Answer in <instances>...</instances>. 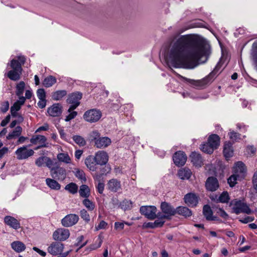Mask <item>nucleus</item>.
<instances>
[{"instance_id": "obj_64", "label": "nucleus", "mask_w": 257, "mask_h": 257, "mask_svg": "<svg viewBox=\"0 0 257 257\" xmlns=\"http://www.w3.org/2000/svg\"><path fill=\"white\" fill-rule=\"evenodd\" d=\"M105 184L103 182H99L98 183L96 188L99 194H102L104 189Z\"/></svg>"}, {"instance_id": "obj_20", "label": "nucleus", "mask_w": 257, "mask_h": 257, "mask_svg": "<svg viewBox=\"0 0 257 257\" xmlns=\"http://www.w3.org/2000/svg\"><path fill=\"white\" fill-rule=\"evenodd\" d=\"M47 112L51 116H59L62 112V107L59 103L54 104L48 108Z\"/></svg>"}, {"instance_id": "obj_43", "label": "nucleus", "mask_w": 257, "mask_h": 257, "mask_svg": "<svg viewBox=\"0 0 257 257\" xmlns=\"http://www.w3.org/2000/svg\"><path fill=\"white\" fill-rule=\"evenodd\" d=\"M251 56L257 69V43L254 42L252 45Z\"/></svg>"}, {"instance_id": "obj_51", "label": "nucleus", "mask_w": 257, "mask_h": 257, "mask_svg": "<svg viewBox=\"0 0 257 257\" xmlns=\"http://www.w3.org/2000/svg\"><path fill=\"white\" fill-rule=\"evenodd\" d=\"M244 202H242L240 200L234 199L230 202L229 206L232 205V204H234V206H233L232 208V213H234V208H240L242 207L244 204Z\"/></svg>"}, {"instance_id": "obj_18", "label": "nucleus", "mask_w": 257, "mask_h": 257, "mask_svg": "<svg viewBox=\"0 0 257 257\" xmlns=\"http://www.w3.org/2000/svg\"><path fill=\"white\" fill-rule=\"evenodd\" d=\"M233 143L225 142L223 145V154L226 160H228L233 155Z\"/></svg>"}, {"instance_id": "obj_55", "label": "nucleus", "mask_w": 257, "mask_h": 257, "mask_svg": "<svg viewBox=\"0 0 257 257\" xmlns=\"http://www.w3.org/2000/svg\"><path fill=\"white\" fill-rule=\"evenodd\" d=\"M228 135L229 136L230 139L233 141V143L234 142V141H237L238 140H241L240 134L236 133L234 131H232L229 133Z\"/></svg>"}, {"instance_id": "obj_57", "label": "nucleus", "mask_w": 257, "mask_h": 257, "mask_svg": "<svg viewBox=\"0 0 257 257\" xmlns=\"http://www.w3.org/2000/svg\"><path fill=\"white\" fill-rule=\"evenodd\" d=\"M45 163H46V166L50 169V171H51V169H53V166L54 165L53 161L51 160V159L48 157L45 156Z\"/></svg>"}, {"instance_id": "obj_62", "label": "nucleus", "mask_w": 257, "mask_h": 257, "mask_svg": "<svg viewBox=\"0 0 257 257\" xmlns=\"http://www.w3.org/2000/svg\"><path fill=\"white\" fill-rule=\"evenodd\" d=\"M40 99L38 103V106L41 108H43L46 105V97H39Z\"/></svg>"}, {"instance_id": "obj_36", "label": "nucleus", "mask_w": 257, "mask_h": 257, "mask_svg": "<svg viewBox=\"0 0 257 257\" xmlns=\"http://www.w3.org/2000/svg\"><path fill=\"white\" fill-rule=\"evenodd\" d=\"M240 213L251 214L252 213V211L249 207L248 205L246 203H244L242 207L234 208V213L239 214Z\"/></svg>"}, {"instance_id": "obj_53", "label": "nucleus", "mask_w": 257, "mask_h": 257, "mask_svg": "<svg viewBox=\"0 0 257 257\" xmlns=\"http://www.w3.org/2000/svg\"><path fill=\"white\" fill-rule=\"evenodd\" d=\"M111 171V168L109 164H105L104 166H100V173L103 175H106Z\"/></svg>"}, {"instance_id": "obj_59", "label": "nucleus", "mask_w": 257, "mask_h": 257, "mask_svg": "<svg viewBox=\"0 0 257 257\" xmlns=\"http://www.w3.org/2000/svg\"><path fill=\"white\" fill-rule=\"evenodd\" d=\"M254 220V217L252 216H247L244 218L239 219V221L241 223L246 224L250 222H252Z\"/></svg>"}, {"instance_id": "obj_52", "label": "nucleus", "mask_w": 257, "mask_h": 257, "mask_svg": "<svg viewBox=\"0 0 257 257\" xmlns=\"http://www.w3.org/2000/svg\"><path fill=\"white\" fill-rule=\"evenodd\" d=\"M213 208H216L217 210L216 213L222 218L224 219H228L229 218L228 214L222 208L217 207H212Z\"/></svg>"}, {"instance_id": "obj_28", "label": "nucleus", "mask_w": 257, "mask_h": 257, "mask_svg": "<svg viewBox=\"0 0 257 257\" xmlns=\"http://www.w3.org/2000/svg\"><path fill=\"white\" fill-rule=\"evenodd\" d=\"M165 222V221L160 220H156L154 222H145L142 225V228L143 229L149 228L154 229L155 228L162 227Z\"/></svg>"}, {"instance_id": "obj_19", "label": "nucleus", "mask_w": 257, "mask_h": 257, "mask_svg": "<svg viewBox=\"0 0 257 257\" xmlns=\"http://www.w3.org/2000/svg\"><path fill=\"white\" fill-rule=\"evenodd\" d=\"M190 158L191 162L196 167H201L203 165V160L200 154L193 152L191 153Z\"/></svg>"}, {"instance_id": "obj_49", "label": "nucleus", "mask_w": 257, "mask_h": 257, "mask_svg": "<svg viewBox=\"0 0 257 257\" xmlns=\"http://www.w3.org/2000/svg\"><path fill=\"white\" fill-rule=\"evenodd\" d=\"M100 136V133L98 132V131H93L91 132L88 137V139L90 142V143L94 142V144L95 143L96 140H97L99 137Z\"/></svg>"}, {"instance_id": "obj_48", "label": "nucleus", "mask_w": 257, "mask_h": 257, "mask_svg": "<svg viewBox=\"0 0 257 257\" xmlns=\"http://www.w3.org/2000/svg\"><path fill=\"white\" fill-rule=\"evenodd\" d=\"M102 237L99 234L98 235V242L97 240L95 241V243L91 244L89 245V248L90 250H95L99 247H100L102 244Z\"/></svg>"}, {"instance_id": "obj_10", "label": "nucleus", "mask_w": 257, "mask_h": 257, "mask_svg": "<svg viewBox=\"0 0 257 257\" xmlns=\"http://www.w3.org/2000/svg\"><path fill=\"white\" fill-rule=\"evenodd\" d=\"M78 220V215L75 214H69L61 220V223L63 226L68 227L76 224Z\"/></svg>"}, {"instance_id": "obj_25", "label": "nucleus", "mask_w": 257, "mask_h": 257, "mask_svg": "<svg viewBox=\"0 0 257 257\" xmlns=\"http://www.w3.org/2000/svg\"><path fill=\"white\" fill-rule=\"evenodd\" d=\"M85 164L91 171H96L97 169V167H96L97 164L96 163L95 159L94 156L92 155H89L86 157L85 160Z\"/></svg>"}, {"instance_id": "obj_37", "label": "nucleus", "mask_w": 257, "mask_h": 257, "mask_svg": "<svg viewBox=\"0 0 257 257\" xmlns=\"http://www.w3.org/2000/svg\"><path fill=\"white\" fill-rule=\"evenodd\" d=\"M22 132V127L21 126H17L15 130L10 133L7 136V139L10 140L20 136Z\"/></svg>"}, {"instance_id": "obj_16", "label": "nucleus", "mask_w": 257, "mask_h": 257, "mask_svg": "<svg viewBox=\"0 0 257 257\" xmlns=\"http://www.w3.org/2000/svg\"><path fill=\"white\" fill-rule=\"evenodd\" d=\"M160 208L164 214L169 215L170 217L176 214V208H174L170 203L162 202Z\"/></svg>"}, {"instance_id": "obj_42", "label": "nucleus", "mask_w": 257, "mask_h": 257, "mask_svg": "<svg viewBox=\"0 0 257 257\" xmlns=\"http://www.w3.org/2000/svg\"><path fill=\"white\" fill-rule=\"evenodd\" d=\"M64 189L69 193L74 194L77 192L78 187L76 183L71 182L66 185Z\"/></svg>"}, {"instance_id": "obj_12", "label": "nucleus", "mask_w": 257, "mask_h": 257, "mask_svg": "<svg viewBox=\"0 0 257 257\" xmlns=\"http://www.w3.org/2000/svg\"><path fill=\"white\" fill-rule=\"evenodd\" d=\"M185 203L191 207H196L199 201V197L194 193H188L184 197Z\"/></svg>"}, {"instance_id": "obj_27", "label": "nucleus", "mask_w": 257, "mask_h": 257, "mask_svg": "<svg viewBox=\"0 0 257 257\" xmlns=\"http://www.w3.org/2000/svg\"><path fill=\"white\" fill-rule=\"evenodd\" d=\"M82 97H67V103L71 104L68 110L69 112L74 110L79 105L80 103L79 100Z\"/></svg>"}, {"instance_id": "obj_56", "label": "nucleus", "mask_w": 257, "mask_h": 257, "mask_svg": "<svg viewBox=\"0 0 257 257\" xmlns=\"http://www.w3.org/2000/svg\"><path fill=\"white\" fill-rule=\"evenodd\" d=\"M2 106L1 107V111L4 113H6L9 108V102L8 101H5L4 102H3L1 104Z\"/></svg>"}, {"instance_id": "obj_23", "label": "nucleus", "mask_w": 257, "mask_h": 257, "mask_svg": "<svg viewBox=\"0 0 257 257\" xmlns=\"http://www.w3.org/2000/svg\"><path fill=\"white\" fill-rule=\"evenodd\" d=\"M176 214L182 216L185 218L191 216L193 214L191 209L186 206H179L176 208Z\"/></svg>"}, {"instance_id": "obj_31", "label": "nucleus", "mask_w": 257, "mask_h": 257, "mask_svg": "<svg viewBox=\"0 0 257 257\" xmlns=\"http://www.w3.org/2000/svg\"><path fill=\"white\" fill-rule=\"evenodd\" d=\"M244 179V176L233 174L227 179V183L230 187H233L237 184V180L241 181Z\"/></svg>"}, {"instance_id": "obj_3", "label": "nucleus", "mask_w": 257, "mask_h": 257, "mask_svg": "<svg viewBox=\"0 0 257 257\" xmlns=\"http://www.w3.org/2000/svg\"><path fill=\"white\" fill-rule=\"evenodd\" d=\"M26 57L23 55L17 56V59H12L10 63H8L7 67L10 66L12 70L7 73V77L11 80L16 81L21 79L22 73L23 65L26 62Z\"/></svg>"}, {"instance_id": "obj_17", "label": "nucleus", "mask_w": 257, "mask_h": 257, "mask_svg": "<svg viewBox=\"0 0 257 257\" xmlns=\"http://www.w3.org/2000/svg\"><path fill=\"white\" fill-rule=\"evenodd\" d=\"M246 167L245 164L241 161H238L235 163V166L233 168V174L240 175L244 176H246Z\"/></svg>"}, {"instance_id": "obj_63", "label": "nucleus", "mask_w": 257, "mask_h": 257, "mask_svg": "<svg viewBox=\"0 0 257 257\" xmlns=\"http://www.w3.org/2000/svg\"><path fill=\"white\" fill-rule=\"evenodd\" d=\"M107 226V223L104 220H101L98 226H95V230H98L101 229H105Z\"/></svg>"}, {"instance_id": "obj_44", "label": "nucleus", "mask_w": 257, "mask_h": 257, "mask_svg": "<svg viewBox=\"0 0 257 257\" xmlns=\"http://www.w3.org/2000/svg\"><path fill=\"white\" fill-rule=\"evenodd\" d=\"M75 171H73V173L75 177L82 181L85 182L87 179L84 172L82 170H80L78 168H75Z\"/></svg>"}, {"instance_id": "obj_7", "label": "nucleus", "mask_w": 257, "mask_h": 257, "mask_svg": "<svg viewBox=\"0 0 257 257\" xmlns=\"http://www.w3.org/2000/svg\"><path fill=\"white\" fill-rule=\"evenodd\" d=\"M187 157L184 152L176 151L173 155V160L174 164L178 167H182L186 162Z\"/></svg>"}, {"instance_id": "obj_8", "label": "nucleus", "mask_w": 257, "mask_h": 257, "mask_svg": "<svg viewBox=\"0 0 257 257\" xmlns=\"http://www.w3.org/2000/svg\"><path fill=\"white\" fill-rule=\"evenodd\" d=\"M70 236L69 230L66 228H58L55 230L53 234V238L55 240L64 241Z\"/></svg>"}, {"instance_id": "obj_24", "label": "nucleus", "mask_w": 257, "mask_h": 257, "mask_svg": "<svg viewBox=\"0 0 257 257\" xmlns=\"http://www.w3.org/2000/svg\"><path fill=\"white\" fill-rule=\"evenodd\" d=\"M111 143L110 138L107 137H100L96 140L94 146L97 148H105L108 147Z\"/></svg>"}, {"instance_id": "obj_14", "label": "nucleus", "mask_w": 257, "mask_h": 257, "mask_svg": "<svg viewBox=\"0 0 257 257\" xmlns=\"http://www.w3.org/2000/svg\"><path fill=\"white\" fill-rule=\"evenodd\" d=\"M219 185L217 179L213 176L209 177L205 182V187L207 191L214 192L217 190Z\"/></svg>"}, {"instance_id": "obj_9", "label": "nucleus", "mask_w": 257, "mask_h": 257, "mask_svg": "<svg viewBox=\"0 0 257 257\" xmlns=\"http://www.w3.org/2000/svg\"><path fill=\"white\" fill-rule=\"evenodd\" d=\"M53 178L63 181L67 176L66 170L61 167H53L50 171Z\"/></svg>"}, {"instance_id": "obj_26", "label": "nucleus", "mask_w": 257, "mask_h": 257, "mask_svg": "<svg viewBox=\"0 0 257 257\" xmlns=\"http://www.w3.org/2000/svg\"><path fill=\"white\" fill-rule=\"evenodd\" d=\"M220 139L217 134H211L207 139V143L213 147L214 150L217 149L220 145Z\"/></svg>"}, {"instance_id": "obj_39", "label": "nucleus", "mask_w": 257, "mask_h": 257, "mask_svg": "<svg viewBox=\"0 0 257 257\" xmlns=\"http://www.w3.org/2000/svg\"><path fill=\"white\" fill-rule=\"evenodd\" d=\"M132 205L133 202L131 200L124 199L122 201L120 202L119 207L124 211L130 210L133 207Z\"/></svg>"}, {"instance_id": "obj_15", "label": "nucleus", "mask_w": 257, "mask_h": 257, "mask_svg": "<svg viewBox=\"0 0 257 257\" xmlns=\"http://www.w3.org/2000/svg\"><path fill=\"white\" fill-rule=\"evenodd\" d=\"M94 158L97 165H100V166H102L106 164L108 161V154L104 151H98L95 153Z\"/></svg>"}, {"instance_id": "obj_1", "label": "nucleus", "mask_w": 257, "mask_h": 257, "mask_svg": "<svg viewBox=\"0 0 257 257\" xmlns=\"http://www.w3.org/2000/svg\"><path fill=\"white\" fill-rule=\"evenodd\" d=\"M210 53V46L203 39L195 36L180 37L171 49L169 62L175 68H194L203 57Z\"/></svg>"}, {"instance_id": "obj_11", "label": "nucleus", "mask_w": 257, "mask_h": 257, "mask_svg": "<svg viewBox=\"0 0 257 257\" xmlns=\"http://www.w3.org/2000/svg\"><path fill=\"white\" fill-rule=\"evenodd\" d=\"M64 249V244L59 241L53 242L48 247V252L53 255L60 254Z\"/></svg>"}, {"instance_id": "obj_54", "label": "nucleus", "mask_w": 257, "mask_h": 257, "mask_svg": "<svg viewBox=\"0 0 257 257\" xmlns=\"http://www.w3.org/2000/svg\"><path fill=\"white\" fill-rule=\"evenodd\" d=\"M80 215L86 223H88L90 221V216L85 209H83L80 211Z\"/></svg>"}, {"instance_id": "obj_50", "label": "nucleus", "mask_w": 257, "mask_h": 257, "mask_svg": "<svg viewBox=\"0 0 257 257\" xmlns=\"http://www.w3.org/2000/svg\"><path fill=\"white\" fill-rule=\"evenodd\" d=\"M83 204L90 211H92L95 207L94 203L88 199L87 198H85L82 201Z\"/></svg>"}, {"instance_id": "obj_38", "label": "nucleus", "mask_w": 257, "mask_h": 257, "mask_svg": "<svg viewBox=\"0 0 257 257\" xmlns=\"http://www.w3.org/2000/svg\"><path fill=\"white\" fill-rule=\"evenodd\" d=\"M203 214L207 220L209 221L213 216V211L208 204H206L203 207Z\"/></svg>"}, {"instance_id": "obj_33", "label": "nucleus", "mask_w": 257, "mask_h": 257, "mask_svg": "<svg viewBox=\"0 0 257 257\" xmlns=\"http://www.w3.org/2000/svg\"><path fill=\"white\" fill-rule=\"evenodd\" d=\"M55 179L47 178L46 183L51 189L59 190L61 188V185Z\"/></svg>"}, {"instance_id": "obj_32", "label": "nucleus", "mask_w": 257, "mask_h": 257, "mask_svg": "<svg viewBox=\"0 0 257 257\" xmlns=\"http://www.w3.org/2000/svg\"><path fill=\"white\" fill-rule=\"evenodd\" d=\"M12 248L17 252H21L25 250L26 247L25 244L20 241H15L11 243Z\"/></svg>"}, {"instance_id": "obj_41", "label": "nucleus", "mask_w": 257, "mask_h": 257, "mask_svg": "<svg viewBox=\"0 0 257 257\" xmlns=\"http://www.w3.org/2000/svg\"><path fill=\"white\" fill-rule=\"evenodd\" d=\"M56 82V79L55 77L50 75L46 77L43 81V85L46 87H49L52 86Z\"/></svg>"}, {"instance_id": "obj_45", "label": "nucleus", "mask_w": 257, "mask_h": 257, "mask_svg": "<svg viewBox=\"0 0 257 257\" xmlns=\"http://www.w3.org/2000/svg\"><path fill=\"white\" fill-rule=\"evenodd\" d=\"M57 159L60 162L67 164L70 163L71 159L67 153H59L57 155Z\"/></svg>"}, {"instance_id": "obj_47", "label": "nucleus", "mask_w": 257, "mask_h": 257, "mask_svg": "<svg viewBox=\"0 0 257 257\" xmlns=\"http://www.w3.org/2000/svg\"><path fill=\"white\" fill-rule=\"evenodd\" d=\"M230 199L228 193L227 191H223L218 197V201L220 203H228Z\"/></svg>"}, {"instance_id": "obj_4", "label": "nucleus", "mask_w": 257, "mask_h": 257, "mask_svg": "<svg viewBox=\"0 0 257 257\" xmlns=\"http://www.w3.org/2000/svg\"><path fill=\"white\" fill-rule=\"evenodd\" d=\"M101 111L96 109H91L85 111L83 114V118L89 122H96L101 118Z\"/></svg>"}, {"instance_id": "obj_61", "label": "nucleus", "mask_w": 257, "mask_h": 257, "mask_svg": "<svg viewBox=\"0 0 257 257\" xmlns=\"http://www.w3.org/2000/svg\"><path fill=\"white\" fill-rule=\"evenodd\" d=\"M110 203L112 205L113 208H115L116 207L119 208V205L120 202L117 197H112V198L111 199Z\"/></svg>"}, {"instance_id": "obj_46", "label": "nucleus", "mask_w": 257, "mask_h": 257, "mask_svg": "<svg viewBox=\"0 0 257 257\" xmlns=\"http://www.w3.org/2000/svg\"><path fill=\"white\" fill-rule=\"evenodd\" d=\"M72 139L74 142L80 147H83L86 144L85 139L79 135L73 136Z\"/></svg>"}, {"instance_id": "obj_22", "label": "nucleus", "mask_w": 257, "mask_h": 257, "mask_svg": "<svg viewBox=\"0 0 257 257\" xmlns=\"http://www.w3.org/2000/svg\"><path fill=\"white\" fill-rule=\"evenodd\" d=\"M107 186L108 190L113 192H117L121 189L120 181L116 179L113 178L109 180L107 182Z\"/></svg>"}, {"instance_id": "obj_60", "label": "nucleus", "mask_w": 257, "mask_h": 257, "mask_svg": "<svg viewBox=\"0 0 257 257\" xmlns=\"http://www.w3.org/2000/svg\"><path fill=\"white\" fill-rule=\"evenodd\" d=\"M45 156H41L37 158L35 161V164L39 167H42L45 163Z\"/></svg>"}, {"instance_id": "obj_5", "label": "nucleus", "mask_w": 257, "mask_h": 257, "mask_svg": "<svg viewBox=\"0 0 257 257\" xmlns=\"http://www.w3.org/2000/svg\"><path fill=\"white\" fill-rule=\"evenodd\" d=\"M157 209L155 206H142L140 208V212L150 220H154L157 218Z\"/></svg>"}, {"instance_id": "obj_29", "label": "nucleus", "mask_w": 257, "mask_h": 257, "mask_svg": "<svg viewBox=\"0 0 257 257\" xmlns=\"http://www.w3.org/2000/svg\"><path fill=\"white\" fill-rule=\"evenodd\" d=\"M192 174L191 170L188 168H184L178 171L177 175L181 180L189 179Z\"/></svg>"}, {"instance_id": "obj_40", "label": "nucleus", "mask_w": 257, "mask_h": 257, "mask_svg": "<svg viewBox=\"0 0 257 257\" xmlns=\"http://www.w3.org/2000/svg\"><path fill=\"white\" fill-rule=\"evenodd\" d=\"M211 146L207 142H204L200 145V149L204 153L207 154H212L215 150L213 147L211 148Z\"/></svg>"}, {"instance_id": "obj_13", "label": "nucleus", "mask_w": 257, "mask_h": 257, "mask_svg": "<svg viewBox=\"0 0 257 257\" xmlns=\"http://www.w3.org/2000/svg\"><path fill=\"white\" fill-rule=\"evenodd\" d=\"M32 97H19V100L15 102L11 107V115L13 117H16L19 114L17 111H19L23 105L26 99H31Z\"/></svg>"}, {"instance_id": "obj_21", "label": "nucleus", "mask_w": 257, "mask_h": 257, "mask_svg": "<svg viewBox=\"0 0 257 257\" xmlns=\"http://www.w3.org/2000/svg\"><path fill=\"white\" fill-rule=\"evenodd\" d=\"M4 222L6 224L16 230L21 227L20 222L12 216H6L4 218Z\"/></svg>"}, {"instance_id": "obj_2", "label": "nucleus", "mask_w": 257, "mask_h": 257, "mask_svg": "<svg viewBox=\"0 0 257 257\" xmlns=\"http://www.w3.org/2000/svg\"><path fill=\"white\" fill-rule=\"evenodd\" d=\"M223 63L221 58L218 62L213 70L206 77L200 80H194L183 77L184 81L196 89H203L210 85L220 74L219 71Z\"/></svg>"}, {"instance_id": "obj_6", "label": "nucleus", "mask_w": 257, "mask_h": 257, "mask_svg": "<svg viewBox=\"0 0 257 257\" xmlns=\"http://www.w3.org/2000/svg\"><path fill=\"white\" fill-rule=\"evenodd\" d=\"M30 146L31 145H29L28 146H24L19 148L15 152L17 159L19 160H24L33 156L34 154V151L32 149H27V148Z\"/></svg>"}, {"instance_id": "obj_30", "label": "nucleus", "mask_w": 257, "mask_h": 257, "mask_svg": "<svg viewBox=\"0 0 257 257\" xmlns=\"http://www.w3.org/2000/svg\"><path fill=\"white\" fill-rule=\"evenodd\" d=\"M47 138L45 136L38 135L33 136L30 139V142L33 145H36L38 142H39L40 144H47V145H48V143H47Z\"/></svg>"}, {"instance_id": "obj_35", "label": "nucleus", "mask_w": 257, "mask_h": 257, "mask_svg": "<svg viewBox=\"0 0 257 257\" xmlns=\"http://www.w3.org/2000/svg\"><path fill=\"white\" fill-rule=\"evenodd\" d=\"M79 193L80 197L88 198L90 195V189L87 185L82 184L80 186Z\"/></svg>"}, {"instance_id": "obj_58", "label": "nucleus", "mask_w": 257, "mask_h": 257, "mask_svg": "<svg viewBox=\"0 0 257 257\" xmlns=\"http://www.w3.org/2000/svg\"><path fill=\"white\" fill-rule=\"evenodd\" d=\"M252 184L253 189L257 192V171H256L252 178Z\"/></svg>"}, {"instance_id": "obj_34", "label": "nucleus", "mask_w": 257, "mask_h": 257, "mask_svg": "<svg viewBox=\"0 0 257 257\" xmlns=\"http://www.w3.org/2000/svg\"><path fill=\"white\" fill-rule=\"evenodd\" d=\"M26 83L23 81H21L16 86V94L17 96H23L25 90H26Z\"/></svg>"}]
</instances>
